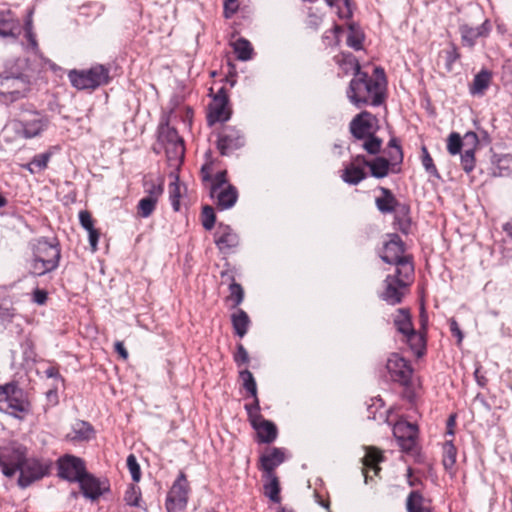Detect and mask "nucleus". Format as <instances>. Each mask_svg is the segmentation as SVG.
<instances>
[{
  "label": "nucleus",
  "instance_id": "obj_1",
  "mask_svg": "<svg viewBox=\"0 0 512 512\" xmlns=\"http://www.w3.org/2000/svg\"><path fill=\"white\" fill-rule=\"evenodd\" d=\"M386 87L384 69L375 67L373 76L367 72L355 73L346 94L350 102L358 108L364 105L380 106L385 101Z\"/></svg>",
  "mask_w": 512,
  "mask_h": 512
},
{
  "label": "nucleus",
  "instance_id": "obj_2",
  "mask_svg": "<svg viewBox=\"0 0 512 512\" xmlns=\"http://www.w3.org/2000/svg\"><path fill=\"white\" fill-rule=\"evenodd\" d=\"M388 240L384 242L379 253L380 258L388 264L395 266L398 274L408 277L414 275L413 256L406 253V245L396 233L388 234Z\"/></svg>",
  "mask_w": 512,
  "mask_h": 512
},
{
  "label": "nucleus",
  "instance_id": "obj_3",
  "mask_svg": "<svg viewBox=\"0 0 512 512\" xmlns=\"http://www.w3.org/2000/svg\"><path fill=\"white\" fill-rule=\"evenodd\" d=\"M110 71V65L94 64L88 69L70 70L68 72V79L72 87L77 90L94 91L111 82Z\"/></svg>",
  "mask_w": 512,
  "mask_h": 512
},
{
  "label": "nucleus",
  "instance_id": "obj_4",
  "mask_svg": "<svg viewBox=\"0 0 512 512\" xmlns=\"http://www.w3.org/2000/svg\"><path fill=\"white\" fill-rule=\"evenodd\" d=\"M61 250L58 244H52L40 239L33 246V258L30 272L35 276H43L54 271L59 266Z\"/></svg>",
  "mask_w": 512,
  "mask_h": 512
},
{
  "label": "nucleus",
  "instance_id": "obj_5",
  "mask_svg": "<svg viewBox=\"0 0 512 512\" xmlns=\"http://www.w3.org/2000/svg\"><path fill=\"white\" fill-rule=\"evenodd\" d=\"M53 461L44 457H26L20 468L17 484L21 489H26L37 481L51 474Z\"/></svg>",
  "mask_w": 512,
  "mask_h": 512
},
{
  "label": "nucleus",
  "instance_id": "obj_6",
  "mask_svg": "<svg viewBox=\"0 0 512 512\" xmlns=\"http://www.w3.org/2000/svg\"><path fill=\"white\" fill-rule=\"evenodd\" d=\"M0 410L17 418L30 411V403L22 388L15 382L0 385Z\"/></svg>",
  "mask_w": 512,
  "mask_h": 512
},
{
  "label": "nucleus",
  "instance_id": "obj_7",
  "mask_svg": "<svg viewBox=\"0 0 512 512\" xmlns=\"http://www.w3.org/2000/svg\"><path fill=\"white\" fill-rule=\"evenodd\" d=\"M414 275L408 277L402 276L395 271L388 274L384 279V290L379 294V298L391 306L402 303L404 290L412 283Z\"/></svg>",
  "mask_w": 512,
  "mask_h": 512
},
{
  "label": "nucleus",
  "instance_id": "obj_8",
  "mask_svg": "<svg viewBox=\"0 0 512 512\" xmlns=\"http://www.w3.org/2000/svg\"><path fill=\"white\" fill-rule=\"evenodd\" d=\"M190 491L187 476L180 471L167 493L165 501L167 512H183L187 507Z\"/></svg>",
  "mask_w": 512,
  "mask_h": 512
},
{
  "label": "nucleus",
  "instance_id": "obj_9",
  "mask_svg": "<svg viewBox=\"0 0 512 512\" xmlns=\"http://www.w3.org/2000/svg\"><path fill=\"white\" fill-rule=\"evenodd\" d=\"M27 457V448L18 443L0 447V467L6 477H13Z\"/></svg>",
  "mask_w": 512,
  "mask_h": 512
},
{
  "label": "nucleus",
  "instance_id": "obj_10",
  "mask_svg": "<svg viewBox=\"0 0 512 512\" xmlns=\"http://www.w3.org/2000/svg\"><path fill=\"white\" fill-rule=\"evenodd\" d=\"M57 476L70 483H77L87 472L85 461L72 454H64L56 461Z\"/></svg>",
  "mask_w": 512,
  "mask_h": 512
},
{
  "label": "nucleus",
  "instance_id": "obj_11",
  "mask_svg": "<svg viewBox=\"0 0 512 512\" xmlns=\"http://www.w3.org/2000/svg\"><path fill=\"white\" fill-rule=\"evenodd\" d=\"M244 145L243 132L234 126H223L217 133L216 146L222 156H229Z\"/></svg>",
  "mask_w": 512,
  "mask_h": 512
},
{
  "label": "nucleus",
  "instance_id": "obj_12",
  "mask_svg": "<svg viewBox=\"0 0 512 512\" xmlns=\"http://www.w3.org/2000/svg\"><path fill=\"white\" fill-rule=\"evenodd\" d=\"M386 369L393 382L409 386L413 375L410 362L398 353H392L386 362Z\"/></svg>",
  "mask_w": 512,
  "mask_h": 512
},
{
  "label": "nucleus",
  "instance_id": "obj_13",
  "mask_svg": "<svg viewBox=\"0 0 512 512\" xmlns=\"http://www.w3.org/2000/svg\"><path fill=\"white\" fill-rule=\"evenodd\" d=\"M231 114L232 110L229 106L226 89L221 87L208 106L207 123L209 126H213L216 123L226 122L230 119Z\"/></svg>",
  "mask_w": 512,
  "mask_h": 512
},
{
  "label": "nucleus",
  "instance_id": "obj_14",
  "mask_svg": "<svg viewBox=\"0 0 512 512\" xmlns=\"http://www.w3.org/2000/svg\"><path fill=\"white\" fill-rule=\"evenodd\" d=\"M82 495L91 501L98 500L110 490V483L106 478H98L88 471L77 482Z\"/></svg>",
  "mask_w": 512,
  "mask_h": 512
},
{
  "label": "nucleus",
  "instance_id": "obj_15",
  "mask_svg": "<svg viewBox=\"0 0 512 512\" xmlns=\"http://www.w3.org/2000/svg\"><path fill=\"white\" fill-rule=\"evenodd\" d=\"M19 123L22 129L23 137L31 139L39 136L43 131L47 129L49 119L46 115L38 111H32L23 115Z\"/></svg>",
  "mask_w": 512,
  "mask_h": 512
},
{
  "label": "nucleus",
  "instance_id": "obj_16",
  "mask_svg": "<svg viewBox=\"0 0 512 512\" xmlns=\"http://www.w3.org/2000/svg\"><path fill=\"white\" fill-rule=\"evenodd\" d=\"M376 116L368 111H362L355 115L349 123V131L355 140H362L374 133Z\"/></svg>",
  "mask_w": 512,
  "mask_h": 512
},
{
  "label": "nucleus",
  "instance_id": "obj_17",
  "mask_svg": "<svg viewBox=\"0 0 512 512\" xmlns=\"http://www.w3.org/2000/svg\"><path fill=\"white\" fill-rule=\"evenodd\" d=\"M365 167L366 157L364 155L358 154L352 157L351 161L342 170V180L349 185H358L367 178Z\"/></svg>",
  "mask_w": 512,
  "mask_h": 512
},
{
  "label": "nucleus",
  "instance_id": "obj_18",
  "mask_svg": "<svg viewBox=\"0 0 512 512\" xmlns=\"http://www.w3.org/2000/svg\"><path fill=\"white\" fill-rule=\"evenodd\" d=\"M490 31L491 24L489 20H485L477 27H471L468 24H462L459 26L462 44L469 48H473L475 46L477 39L486 38L490 34Z\"/></svg>",
  "mask_w": 512,
  "mask_h": 512
},
{
  "label": "nucleus",
  "instance_id": "obj_19",
  "mask_svg": "<svg viewBox=\"0 0 512 512\" xmlns=\"http://www.w3.org/2000/svg\"><path fill=\"white\" fill-rule=\"evenodd\" d=\"M214 242L221 253H230L239 244L238 235L228 225L219 224L215 234Z\"/></svg>",
  "mask_w": 512,
  "mask_h": 512
},
{
  "label": "nucleus",
  "instance_id": "obj_20",
  "mask_svg": "<svg viewBox=\"0 0 512 512\" xmlns=\"http://www.w3.org/2000/svg\"><path fill=\"white\" fill-rule=\"evenodd\" d=\"M250 425L256 431L258 443L270 444L278 436V429L275 423L264 417H261L260 420L252 421Z\"/></svg>",
  "mask_w": 512,
  "mask_h": 512
},
{
  "label": "nucleus",
  "instance_id": "obj_21",
  "mask_svg": "<svg viewBox=\"0 0 512 512\" xmlns=\"http://www.w3.org/2000/svg\"><path fill=\"white\" fill-rule=\"evenodd\" d=\"M20 21L10 11H0V37L16 39L21 34Z\"/></svg>",
  "mask_w": 512,
  "mask_h": 512
},
{
  "label": "nucleus",
  "instance_id": "obj_22",
  "mask_svg": "<svg viewBox=\"0 0 512 512\" xmlns=\"http://www.w3.org/2000/svg\"><path fill=\"white\" fill-rule=\"evenodd\" d=\"M1 86L4 88L0 91L5 101L14 102L24 96V82L16 77H6Z\"/></svg>",
  "mask_w": 512,
  "mask_h": 512
},
{
  "label": "nucleus",
  "instance_id": "obj_23",
  "mask_svg": "<svg viewBox=\"0 0 512 512\" xmlns=\"http://www.w3.org/2000/svg\"><path fill=\"white\" fill-rule=\"evenodd\" d=\"M285 460L284 451L281 448L273 447L268 454L260 457L259 469L265 474H275L274 470Z\"/></svg>",
  "mask_w": 512,
  "mask_h": 512
},
{
  "label": "nucleus",
  "instance_id": "obj_24",
  "mask_svg": "<svg viewBox=\"0 0 512 512\" xmlns=\"http://www.w3.org/2000/svg\"><path fill=\"white\" fill-rule=\"evenodd\" d=\"M411 351L417 358L425 355L427 349L426 332L413 329L403 336Z\"/></svg>",
  "mask_w": 512,
  "mask_h": 512
},
{
  "label": "nucleus",
  "instance_id": "obj_25",
  "mask_svg": "<svg viewBox=\"0 0 512 512\" xmlns=\"http://www.w3.org/2000/svg\"><path fill=\"white\" fill-rule=\"evenodd\" d=\"M382 196L375 199L377 209L383 214L393 213L403 203L399 202L392 191L385 187H379Z\"/></svg>",
  "mask_w": 512,
  "mask_h": 512
},
{
  "label": "nucleus",
  "instance_id": "obj_26",
  "mask_svg": "<svg viewBox=\"0 0 512 512\" xmlns=\"http://www.w3.org/2000/svg\"><path fill=\"white\" fill-rule=\"evenodd\" d=\"M395 161H391L390 158L376 156L372 160L366 158V167L370 169L371 176L381 179L388 176L390 167L397 165Z\"/></svg>",
  "mask_w": 512,
  "mask_h": 512
},
{
  "label": "nucleus",
  "instance_id": "obj_27",
  "mask_svg": "<svg viewBox=\"0 0 512 512\" xmlns=\"http://www.w3.org/2000/svg\"><path fill=\"white\" fill-rule=\"evenodd\" d=\"M216 205L220 210H226L232 208L238 200V191L232 184H227L226 187L221 188L216 193Z\"/></svg>",
  "mask_w": 512,
  "mask_h": 512
},
{
  "label": "nucleus",
  "instance_id": "obj_28",
  "mask_svg": "<svg viewBox=\"0 0 512 512\" xmlns=\"http://www.w3.org/2000/svg\"><path fill=\"white\" fill-rule=\"evenodd\" d=\"M334 61L337 65H339V67L345 74L353 72V74L355 75V73L363 72L361 71L359 61L352 53L341 52L338 55L334 56Z\"/></svg>",
  "mask_w": 512,
  "mask_h": 512
},
{
  "label": "nucleus",
  "instance_id": "obj_29",
  "mask_svg": "<svg viewBox=\"0 0 512 512\" xmlns=\"http://www.w3.org/2000/svg\"><path fill=\"white\" fill-rule=\"evenodd\" d=\"M393 324L396 330L405 336L414 329L412 323V316L409 308H399L397 314L394 316Z\"/></svg>",
  "mask_w": 512,
  "mask_h": 512
},
{
  "label": "nucleus",
  "instance_id": "obj_30",
  "mask_svg": "<svg viewBox=\"0 0 512 512\" xmlns=\"http://www.w3.org/2000/svg\"><path fill=\"white\" fill-rule=\"evenodd\" d=\"M157 133L158 142L163 147L175 142L183 141V139L179 136L177 130L169 126V122L167 119L159 124Z\"/></svg>",
  "mask_w": 512,
  "mask_h": 512
},
{
  "label": "nucleus",
  "instance_id": "obj_31",
  "mask_svg": "<svg viewBox=\"0 0 512 512\" xmlns=\"http://www.w3.org/2000/svg\"><path fill=\"white\" fill-rule=\"evenodd\" d=\"M383 461V456L380 453V451L370 448L367 450L366 455L363 458V474L365 477V482H368V471L373 470L374 473L377 475L378 472L381 470L378 464Z\"/></svg>",
  "mask_w": 512,
  "mask_h": 512
},
{
  "label": "nucleus",
  "instance_id": "obj_32",
  "mask_svg": "<svg viewBox=\"0 0 512 512\" xmlns=\"http://www.w3.org/2000/svg\"><path fill=\"white\" fill-rule=\"evenodd\" d=\"M394 213V223L397 226V229L405 235L409 234L412 224L410 217V206L406 203H403L397 210L394 211Z\"/></svg>",
  "mask_w": 512,
  "mask_h": 512
},
{
  "label": "nucleus",
  "instance_id": "obj_33",
  "mask_svg": "<svg viewBox=\"0 0 512 512\" xmlns=\"http://www.w3.org/2000/svg\"><path fill=\"white\" fill-rule=\"evenodd\" d=\"M492 80V72L487 69H482L474 76L473 82L470 85V93L472 95H483L488 89Z\"/></svg>",
  "mask_w": 512,
  "mask_h": 512
},
{
  "label": "nucleus",
  "instance_id": "obj_34",
  "mask_svg": "<svg viewBox=\"0 0 512 512\" xmlns=\"http://www.w3.org/2000/svg\"><path fill=\"white\" fill-rule=\"evenodd\" d=\"M231 323L234 333L240 338H243L249 329L251 321L248 314L243 309H237V311L231 315Z\"/></svg>",
  "mask_w": 512,
  "mask_h": 512
},
{
  "label": "nucleus",
  "instance_id": "obj_35",
  "mask_svg": "<svg viewBox=\"0 0 512 512\" xmlns=\"http://www.w3.org/2000/svg\"><path fill=\"white\" fill-rule=\"evenodd\" d=\"M94 428L86 421H77L73 425L72 434L69 435L72 441H88L93 437Z\"/></svg>",
  "mask_w": 512,
  "mask_h": 512
},
{
  "label": "nucleus",
  "instance_id": "obj_36",
  "mask_svg": "<svg viewBox=\"0 0 512 512\" xmlns=\"http://www.w3.org/2000/svg\"><path fill=\"white\" fill-rule=\"evenodd\" d=\"M51 157L52 152L50 151L36 154L29 163L24 165V168L27 169L32 174L40 173L47 168Z\"/></svg>",
  "mask_w": 512,
  "mask_h": 512
},
{
  "label": "nucleus",
  "instance_id": "obj_37",
  "mask_svg": "<svg viewBox=\"0 0 512 512\" xmlns=\"http://www.w3.org/2000/svg\"><path fill=\"white\" fill-rule=\"evenodd\" d=\"M424 500L420 491H411L406 499L407 512H426L430 510L431 508L424 506Z\"/></svg>",
  "mask_w": 512,
  "mask_h": 512
},
{
  "label": "nucleus",
  "instance_id": "obj_38",
  "mask_svg": "<svg viewBox=\"0 0 512 512\" xmlns=\"http://www.w3.org/2000/svg\"><path fill=\"white\" fill-rule=\"evenodd\" d=\"M167 160L171 165H177L184 159V141L175 142L164 147Z\"/></svg>",
  "mask_w": 512,
  "mask_h": 512
},
{
  "label": "nucleus",
  "instance_id": "obj_39",
  "mask_svg": "<svg viewBox=\"0 0 512 512\" xmlns=\"http://www.w3.org/2000/svg\"><path fill=\"white\" fill-rule=\"evenodd\" d=\"M457 449L452 440H447L443 445L442 463L446 471L452 473L456 464Z\"/></svg>",
  "mask_w": 512,
  "mask_h": 512
},
{
  "label": "nucleus",
  "instance_id": "obj_40",
  "mask_svg": "<svg viewBox=\"0 0 512 512\" xmlns=\"http://www.w3.org/2000/svg\"><path fill=\"white\" fill-rule=\"evenodd\" d=\"M269 480L268 483L264 484L265 495L274 503H280V484L278 477L275 474H265Z\"/></svg>",
  "mask_w": 512,
  "mask_h": 512
},
{
  "label": "nucleus",
  "instance_id": "obj_41",
  "mask_svg": "<svg viewBox=\"0 0 512 512\" xmlns=\"http://www.w3.org/2000/svg\"><path fill=\"white\" fill-rule=\"evenodd\" d=\"M244 300V289L237 283L233 282L229 284V295L224 299L225 303L229 305L231 309L237 308Z\"/></svg>",
  "mask_w": 512,
  "mask_h": 512
},
{
  "label": "nucleus",
  "instance_id": "obj_42",
  "mask_svg": "<svg viewBox=\"0 0 512 512\" xmlns=\"http://www.w3.org/2000/svg\"><path fill=\"white\" fill-rule=\"evenodd\" d=\"M237 59L241 61H247L252 58L253 47L251 43L245 38H238L232 44Z\"/></svg>",
  "mask_w": 512,
  "mask_h": 512
},
{
  "label": "nucleus",
  "instance_id": "obj_43",
  "mask_svg": "<svg viewBox=\"0 0 512 512\" xmlns=\"http://www.w3.org/2000/svg\"><path fill=\"white\" fill-rule=\"evenodd\" d=\"M393 434L396 439H403L410 435H418V428L410 422L398 421L393 428Z\"/></svg>",
  "mask_w": 512,
  "mask_h": 512
},
{
  "label": "nucleus",
  "instance_id": "obj_44",
  "mask_svg": "<svg viewBox=\"0 0 512 512\" xmlns=\"http://www.w3.org/2000/svg\"><path fill=\"white\" fill-rule=\"evenodd\" d=\"M364 34L358 29L355 24L349 25V33L346 43L349 47L358 51L363 48Z\"/></svg>",
  "mask_w": 512,
  "mask_h": 512
},
{
  "label": "nucleus",
  "instance_id": "obj_45",
  "mask_svg": "<svg viewBox=\"0 0 512 512\" xmlns=\"http://www.w3.org/2000/svg\"><path fill=\"white\" fill-rule=\"evenodd\" d=\"M157 202L152 197L141 198L137 204V214L142 218L150 217L156 209Z\"/></svg>",
  "mask_w": 512,
  "mask_h": 512
},
{
  "label": "nucleus",
  "instance_id": "obj_46",
  "mask_svg": "<svg viewBox=\"0 0 512 512\" xmlns=\"http://www.w3.org/2000/svg\"><path fill=\"white\" fill-rule=\"evenodd\" d=\"M341 32L342 27L338 24H334L331 29L326 30L321 37L323 46L325 48L337 46L340 42L339 34Z\"/></svg>",
  "mask_w": 512,
  "mask_h": 512
},
{
  "label": "nucleus",
  "instance_id": "obj_47",
  "mask_svg": "<svg viewBox=\"0 0 512 512\" xmlns=\"http://www.w3.org/2000/svg\"><path fill=\"white\" fill-rule=\"evenodd\" d=\"M361 147L370 155H377L380 153L383 141L375 135V132L367 138L362 139Z\"/></svg>",
  "mask_w": 512,
  "mask_h": 512
},
{
  "label": "nucleus",
  "instance_id": "obj_48",
  "mask_svg": "<svg viewBox=\"0 0 512 512\" xmlns=\"http://www.w3.org/2000/svg\"><path fill=\"white\" fill-rule=\"evenodd\" d=\"M141 490L140 487L135 484H130L124 494V501L131 507H141Z\"/></svg>",
  "mask_w": 512,
  "mask_h": 512
},
{
  "label": "nucleus",
  "instance_id": "obj_49",
  "mask_svg": "<svg viewBox=\"0 0 512 512\" xmlns=\"http://www.w3.org/2000/svg\"><path fill=\"white\" fill-rule=\"evenodd\" d=\"M239 378L242 381V386L247 391V393L250 396H256L257 384L253 374L248 369H244L239 371Z\"/></svg>",
  "mask_w": 512,
  "mask_h": 512
},
{
  "label": "nucleus",
  "instance_id": "obj_50",
  "mask_svg": "<svg viewBox=\"0 0 512 512\" xmlns=\"http://www.w3.org/2000/svg\"><path fill=\"white\" fill-rule=\"evenodd\" d=\"M209 182L211 183L209 189L210 196L211 198H214L219 189L224 188V185L227 186V184H229L227 180V171H218L214 176H212V179Z\"/></svg>",
  "mask_w": 512,
  "mask_h": 512
},
{
  "label": "nucleus",
  "instance_id": "obj_51",
  "mask_svg": "<svg viewBox=\"0 0 512 512\" xmlns=\"http://www.w3.org/2000/svg\"><path fill=\"white\" fill-rule=\"evenodd\" d=\"M421 154V161L425 171L429 173L431 176L440 178V174L426 146L421 147Z\"/></svg>",
  "mask_w": 512,
  "mask_h": 512
},
{
  "label": "nucleus",
  "instance_id": "obj_52",
  "mask_svg": "<svg viewBox=\"0 0 512 512\" xmlns=\"http://www.w3.org/2000/svg\"><path fill=\"white\" fill-rule=\"evenodd\" d=\"M461 166L466 173H470L475 168V148H467L461 154Z\"/></svg>",
  "mask_w": 512,
  "mask_h": 512
},
{
  "label": "nucleus",
  "instance_id": "obj_53",
  "mask_svg": "<svg viewBox=\"0 0 512 512\" xmlns=\"http://www.w3.org/2000/svg\"><path fill=\"white\" fill-rule=\"evenodd\" d=\"M251 397L253 398V402L250 404H245V410L248 415L249 423H252L254 420H260L261 417H263L260 413L261 408L258 395L256 394V396Z\"/></svg>",
  "mask_w": 512,
  "mask_h": 512
},
{
  "label": "nucleus",
  "instance_id": "obj_54",
  "mask_svg": "<svg viewBox=\"0 0 512 512\" xmlns=\"http://www.w3.org/2000/svg\"><path fill=\"white\" fill-rule=\"evenodd\" d=\"M202 225L206 230H211L216 222V215L213 207L206 205L201 212Z\"/></svg>",
  "mask_w": 512,
  "mask_h": 512
},
{
  "label": "nucleus",
  "instance_id": "obj_55",
  "mask_svg": "<svg viewBox=\"0 0 512 512\" xmlns=\"http://www.w3.org/2000/svg\"><path fill=\"white\" fill-rule=\"evenodd\" d=\"M464 143L460 137V135L456 132H453L449 135L447 141V150L451 155H457L461 152Z\"/></svg>",
  "mask_w": 512,
  "mask_h": 512
},
{
  "label": "nucleus",
  "instance_id": "obj_56",
  "mask_svg": "<svg viewBox=\"0 0 512 512\" xmlns=\"http://www.w3.org/2000/svg\"><path fill=\"white\" fill-rule=\"evenodd\" d=\"M329 6H339L340 4L344 5L343 10H339V17L344 19H349L353 15L352 3L351 0H326Z\"/></svg>",
  "mask_w": 512,
  "mask_h": 512
},
{
  "label": "nucleus",
  "instance_id": "obj_57",
  "mask_svg": "<svg viewBox=\"0 0 512 512\" xmlns=\"http://www.w3.org/2000/svg\"><path fill=\"white\" fill-rule=\"evenodd\" d=\"M126 462L133 481L138 482L141 478V469L136 456L134 454L128 455Z\"/></svg>",
  "mask_w": 512,
  "mask_h": 512
},
{
  "label": "nucleus",
  "instance_id": "obj_58",
  "mask_svg": "<svg viewBox=\"0 0 512 512\" xmlns=\"http://www.w3.org/2000/svg\"><path fill=\"white\" fill-rule=\"evenodd\" d=\"M388 147L396 150V156H393L392 152L388 153L390 160L401 164L403 162L404 155L399 140L396 137H392L388 142Z\"/></svg>",
  "mask_w": 512,
  "mask_h": 512
},
{
  "label": "nucleus",
  "instance_id": "obj_59",
  "mask_svg": "<svg viewBox=\"0 0 512 512\" xmlns=\"http://www.w3.org/2000/svg\"><path fill=\"white\" fill-rule=\"evenodd\" d=\"M233 359L238 367L249 363V354L242 343L237 344L236 351L233 354Z\"/></svg>",
  "mask_w": 512,
  "mask_h": 512
},
{
  "label": "nucleus",
  "instance_id": "obj_60",
  "mask_svg": "<svg viewBox=\"0 0 512 512\" xmlns=\"http://www.w3.org/2000/svg\"><path fill=\"white\" fill-rule=\"evenodd\" d=\"M418 435H410L403 439H397L399 446L406 452H412L417 444Z\"/></svg>",
  "mask_w": 512,
  "mask_h": 512
},
{
  "label": "nucleus",
  "instance_id": "obj_61",
  "mask_svg": "<svg viewBox=\"0 0 512 512\" xmlns=\"http://www.w3.org/2000/svg\"><path fill=\"white\" fill-rule=\"evenodd\" d=\"M79 222L81 226L87 231L94 229V220L91 216V213L87 210H82L79 212Z\"/></svg>",
  "mask_w": 512,
  "mask_h": 512
},
{
  "label": "nucleus",
  "instance_id": "obj_62",
  "mask_svg": "<svg viewBox=\"0 0 512 512\" xmlns=\"http://www.w3.org/2000/svg\"><path fill=\"white\" fill-rule=\"evenodd\" d=\"M238 0H224L223 1V14L226 19L231 18L238 10Z\"/></svg>",
  "mask_w": 512,
  "mask_h": 512
},
{
  "label": "nucleus",
  "instance_id": "obj_63",
  "mask_svg": "<svg viewBox=\"0 0 512 512\" xmlns=\"http://www.w3.org/2000/svg\"><path fill=\"white\" fill-rule=\"evenodd\" d=\"M460 58V53L458 51V48L455 44H451V47L449 50L446 51V64L449 69H451V66Z\"/></svg>",
  "mask_w": 512,
  "mask_h": 512
},
{
  "label": "nucleus",
  "instance_id": "obj_64",
  "mask_svg": "<svg viewBox=\"0 0 512 512\" xmlns=\"http://www.w3.org/2000/svg\"><path fill=\"white\" fill-rule=\"evenodd\" d=\"M46 400L48 407H54L59 403L58 390L57 387H53L49 389L46 393Z\"/></svg>",
  "mask_w": 512,
  "mask_h": 512
}]
</instances>
